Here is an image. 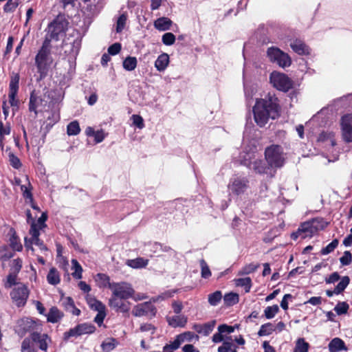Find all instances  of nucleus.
<instances>
[{"label": "nucleus", "mask_w": 352, "mask_h": 352, "mask_svg": "<svg viewBox=\"0 0 352 352\" xmlns=\"http://www.w3.org/2000/svg\"><path fill=\"white\" fill-rule=\"evenodd\" d=\"M177 292V290L175 289H170L166 291L163 293H162L160 295H159L157 297H154L152 298L153 302H157L159 300H164L168 298H170L174 296V294Z\"/></svg>", "instance_id": "51"}, {"label": "nucleus", "mask_w": 352, "mask_h": 352, "mask_svg": "<svg viewBox=\"0 0 352 352\" xmlns=\"http://www.w3.org/2000/svg\"><path fill=\"white\" fill-rule=\"evenodd\" d=\"M47 280L52 285H56L60 283V274L55 267H52L50 270L47 275Z\"/></svg>", "instance_id": "28"}, {"label": "nucleus", "mask_w": 352, "mask_h": 352, "mask_svg": "<svg viewBox=\"0 0 352 352\" xmlns=\"http://www.w3.org/2000/svg\"><path fill=\"white\" fill-rule=\"evenodd\" d=\"M176 337L178 338L181 344L184 343L186 341L190 342L194 338H196V340L199 339V336L191 331L184 332L183 333L177 335Z\"/></svg>", "instance_id": "39"}, {"label": "nucleus", "mask_w": 352, "mask_h": 352, "mask_svg": "<svg viewBox=\"0 0 352 352\" xmlns=\"http://www.w3.org/2000/svg\"><path fill=\"white\" fill-rule=\"evenodd\" d=\"M249 188V179L241 175H234L228 184L230 195L239 196L244 194Z\"/></svg>", "instance_id": "7"}, {"label": "nucleus", "mask_w": 352, "mask_h": 352, "mask_svg": "<svg viewBox=\"0 0 352 352\" xmlns=\"http://www.w3.org/2000/svg\"><path fill=\"white\" fill-rule=\"evenodd\" d=\"M267 55L272 62L277 63L281 67H289L291 65L290 57L277 47L268 48Z\"/></svg>", "instance_id": "12"}, {"label": "nucleus", "mask_w": 352, "mask_h": 352, "mask_svg": "<svg viewBox=\"0 0 352 352\" xmlns=\"http://www.w3.org/2000/svg\"><path fill=\"white\" fill-rule=\"evenodd\" d=\"M257 267H258V266L253 263L247 265L245 267H243L239 272V275H246V274H251V273L254 272L256 270Z\"/></svg>", "instance_id": "60"}, {"label": "nucleus", "mask_w": 352, "mask_h": 352, "mask_svg": "<svg viewBox=\"0 0 352 352\" xmlns=\"http://www.w3.org/2000/svg\"><path fill=\"white\" fill-rule=\"evenodd\" d=\"M138 61L135 57L127 56L123 61V67L126 71H133L137 67Z\"/></svg>", "instance_id": "34"}, {"label": "nucleus", "mask_w": 352, "mask_h": 352, "mask_svg": "<svg viewBox=\"0 0 352 352\" xmlns=\"http://www.w3.org/2000/svg\"><path fill=\"white\" fill-rule=\"evenodd\" d=\"M148 260L143 258H137L135 259L128 260L126 264L132 268H142L148 265Z\"/></svg>", "instance_id": "32"}, {"label": "nucleus", "mask_w": 352, "mask_h": 352, "mask_svg": "<svg viewBox=\"0 0 352 352\" xmlns=\"http://www.w3.org/2000/svg\"><path fill=\"white\" fill-rule=\"evenodd\" d=\"M339 241L337 239H333L329 244L321 250V254L327 255L332 252L338 246Z\"/></svg>", "instance_id": "50"}, {"label": "nucleus", "mask_w": 352, "mask_h": 352, "mask_svg": "<svg viewBox=\"0 0 352 352\" xmlns=\"http://www.w3.org/2000/svg\"><path fill=\"white\" fill-rule=\"evenodd\" d=\"M22 264H23V262L21 258H18L14 259L12 261L10 272L19 274V272L21 270Z\"/></svg>", "instance_id": "59"}, {"label": "nucleus", "mask_w": 352, "mask_h": 352, "mask_svg": "<svg viewBox=\"0 0 352 352\" xmlns=\"http://www.w3.org/2000/svg\"><path fill=\"white\" fill-rule=\"evenodd\" d=\"M72 270H74L72 275L76 279L82 278V268L76 259L72 260Z\"/></svg>", "instance_id": "36"}, {"label": "nucleus", "mask_w": 352, "mask_h": 352, "mask_svg": "<svg viewBox=\"0 0 352 352\" xmlns=\"http://www.w3.org/2000/svg\"><path fill=\"white\" fill-rule=\"evenodd\" d=\"M328 347L330 352H338L342 350L346 351L347 349L344 341L339 338H334L332 339L329 343Z\"/></svg>", "instance_id": "25"}, {"label": "nucleus", "mask_w": 352, "mask_h": 352, "mask_svg": "<svg viewBox=\"0 0 352 352\" xmlns=\"http://www.w3.org/2000/svg\"><path fill=\"white\" fill-rule=\"evenodd\" d=\"M8 160L10 164L15 169H19L21 167L22 164L19 158L16 156L12 152L8 153Z\"/></svg>", "instance_id": "47"}, {"label": "nucleus", "mask_w": 352, "mask_h": 352, "mask_svg": "<svg viewBox=\"0 0 352 352\" xmlns=\"http://www.w3.org/2000/svg\"><path fill=\"white\" fill-rule=\"evenodd\" d=\"M280 111L278 98L269 93L265 98L256 99L253 107L254 121L258 126L263 127L270 120L278 118Z\"/></svg>", "instance_id": "1"}, {"label": "nucleus", "mask_w": 352, "mask_h": 352, "mask_svg": "<svg viewBox=\"0 0 352 352\" xmlns=\"http://www.w3.org/2000/svg\"><path fill=\"white\" fill-rule=\"evenodd\" d=\"M81 46V39L78 32H74L72 36L67 37L63 41L64 52L72 59H75Z\"/></svg>", "instance_id": "8"}, {"label": "nucleus", "mask_w": 352, "mask_h": 352, "mask_svg": "<svg viewBox=\"0 0 352 352\" xmlns=\"http://www.w3.org/2000/svg\"><path fill=\"white\" fill-rule=\"evenodd\" d=\"M52 63L50 40L46 38L35 57V65L41 78H43L47 76L49 68Z\"/></svg>", "instance_id": "2"}, {"label": "nucleus", "mask_w": 352, "mask_h": 352, "mask_svg": "<svg viewBox=\"0 0 352 352\" xmlns=\"http://www.w3.org/2000/svg\"><path fill=\"white\" fill-rule=\"evenodd\" d=\"M48 97L52 98L48 106V108H52V113L47 116H44V118L50 121L48 124L53 125L60 118L58 106L63 99V96L60 91L52 90L48 92Z\"/></svg>", "instance_id": "6"}, {"label": "nucleus", "mask_w": 352, "mask_h": 352, "mask_svg": "<svg viewBox=\"0 0 352 352\" xmlns=\"http://www.w3.org/2000/svg\"><path fill=\"white\" fill-rule=\"evenodd\" d=\"M270 80L274 87L284 92L292 88L293 82L285 74L273 72L270 76Z\"/></svg>", "instance_id": "9"}, {"label": "nucleus", "mask_w": 352, "mask_h": 352, "mask_svg": "<svg viewBox=\"0 0 352 352\" xmlns=\"http://www.w3.org/2000/svg\"><path fill=\"white\" fill-rule=\"evenodd\" d=\"M173 22L167 17H160L155 21L154 27L160 31L170 30Z\"/></svg>", "instance_id": "26"}, {"label": "nucleus", "mask_w": 352, "mask_h": 352, "mask_svg": "<svg viewBox=\"0 0 352 352\" xmlns=\"http://www.w3.org/2000/svg\"><path fill=\"white\" fill-rule=\"evenodd\" d=\"M274 331H276L275 325L271 322H267L261 326L258 335L259 336H269Z\"/></svg>", "instance_id": "31"}, {"label": "nucleus", "mask_w": 352, "mask_h": 352, "mask_svg": "<svg viewBox=\"0 0 352 352\" xmlns=\"http://www.w3.org/2000/svg\"><path fill=\"white\" fill-rule=\"evenodd\" d=\"M341 129L343 140L352 142V115L346 114L341 118Z\"/></svg>", "instance_id": "17"}, {"label": "nucleus", "mask_w": 352, "mask_h": 352, "mask_svg": "<svg viewBox=\"0 0 352 352\" xmlns=\"http://www.w3.org/2000/svg\"><path fill=\"white\" fill-rule=\"evenodd\" d=\"M133 124L136 126L138 129H142L144 127V120L139 115H133L131 116Z\"/></svg>", "instance_id": "63"}, {"label": "nucleus", "mask_w": 352, "mask_h": 352, "mask_svg": "<svg viewBox=\"0 0 352 352\" xmlns=\"http://www.w3.org/2000/svg\"><path fill=\"white\" fill-rule=\"evenodd\" d=\"M30 337V340L36 344L41 351H47L48 345L51 342V338L47 334L33 332L31 333Z\"/></svg>", "instance_id": "19"}, {"label": "nucleus", "mask_w": 352, "mask_h": 352, "mask_svg": "<svg viewBox=\"0 0 352 352\" xmlns=\"http://www.w3.org/2000/svg\"><path fill=\"white\" fill-rule=\"evenodd\" d=\"M21 352H37L32 346L30 338H25L21 343Z\"/></svg>", "instance_id": "58"}, {"label": "nucleus", "mask_w": 352, "mask_h": 352, "mask_svg": "<svg viewBox=\"0 0 352 352\" xmlns=\"http://www.w3.org/2000/svg\"><path fill=\"white\" fill-rule=\"evenodd\" d=\"M350 281V279L348 276H344L341 279V280L338 283V284L335 287V294H339L342 292H343L345 288L347 287Z\"/></svg>", "instance_id": "45"}, {"label": "nucleus", "mask_w": 352, "mask_h": 352, "mask_svg": "<svg viewBox=\"0 0 352 352\" xmlns=\"http://www.w3.org/2000/svg\"><path fill=\"white\" fill-rule=\"evenodd\" d=\"M30 234L31 235L30 239L25 238V247L27 250H31L33 252L34 248H32V244L38 246L41 251H46L47 250L43 242L38 238L40 232L37 228V225L34 223H32L31 224Z\"/></svg>", "instance_id": "15"}, {"label": "nucleus", "mask_w": 352, "mask_h": 352, "mask_svg": "<svg viewBox=\"0 0 352 352\" xmlns=\"http://www.w3.org/2000/svg\"><path fill=\"white\" fill-rule=\"evenodd\" d=\"M222 299V294L220 291H216L208 295V302L212 306H217Z\"/></svg>", "instance_id": "40"}, {"label": "nucleus", "mask_w": 352, "mask_h": 352, "mask_svg": "<svg viewBox=\"0 0 352 352\" xmlns=\"http://www.w3.org/2000/svg\"><path fill=\"white\" fill-rule=\"evenodd\" d=\"M216 324L215 320H212L204 324L195 323L192 325V329L197 333L202 334L205 336H208L214 329Z\"/></svg>", "instance_id": "20"}, {"label": "nucleus", "mask_w": 352, "mask_h": 352, "mask_svg": "<svg viewBox=\"0 0 352 352\" xmlns=\"http://www.w3.org/2000/svg\"><path fill=\"white\" fill-rule=\"evenodd\" d=\"M97 285L100 287H109L112 283H110L109 277L104 274H98L95 278Z\"/></svg>", "instance_id": "33"}, {"label": "nucleus", "mask_w": 352, "mask_h": 352, "mask_svg": "<svg viewBox=\"0 0 352 352\" xmlns=\"http://www.w3.org/2000/svg\"><path fill=\"white\" fill-rule=\"evenodd\" d=\"M265 157L272 168H281L285 161L283 148L277 144H272L265 148Z\"/></svg>", "instance_id": "4"}, {"label": "nucleus", "mask_w": 352, "mask_h": 352, "mask_svg": "<svg viewBox=\"0 0 352 352\" xmlns=\"http://www.w3.org/2000/svg\"><path fill=\"white\" fill-rule=\"evenodd\" d=\"M349 308V305L345 302H338L334 307V311L338 315L345 314Z\"/></svg>", "instance_id": "55"}, {"label": "nucleus", "mask_w": 352, "mask_h": 352, "mask_svg": "<svg viewBox=\"0 0 352 352\" xmlns=\"http://www.w3.org/2000/svg\"><path fill=\"white\" fill-rule=\"evenodd\" d=\"M80 132V128L78 121L71 122L67 126V133L68 135H76Z\"/></svg>", "instance_id": "38"}, {"label": "nucleus", "mask_w": 352, "mask_h": 352, "mask_svg": "<svg viewBox=\"0 0 352 352\" xmlns=\"http://www.w3.org/2000/svg\"><path fill=\"white\" fill-rule=\"evenodd\" d=\"M181 344H182L178 338L175 337L173 342H170L163 347V352H174L180 346Z\"/></svg>", "instance_id": "44"}, {"label": "nucleus", "mask_w": 352, "mask_h": 352, "mask_svg": "<svg viewBox=\"0 0 352 352\" xmlns=\"http://www.w3.org/2000/svg\"><path fill=\"white\" fill-rule=\"evenodd\" d=\"M10 133V126L9 124L4 125L2 122H0V142L2 143L5 135Z\"/></svg>", "instance_id": "62"}, {"label": "nucleus", "mask_w": 352, "mask_h": 352, "mask_svg": "<svg viewBox=\"0 0 352 352\" xmlns=\"http://www.w3.org/2000/svg\"><path fill=\"white\" fill-rule=\"evenodd\" d=\"M30 294V290L26 285L18 283L10 292L12 302L18 307H24L27 302Z\"/></svg>", "instance_id": "10"}, {"label": "nucleus", "mask_w": 352, "mask_h": 352, "mask_svg": "<svg viewBox=\"0 0 352 352\" xmlns=\"http://www.w3.org/2000/svg\"><path fill=\"white\" fill-rule=\"evenodd\" d=\"M44 100L31 94L30 98L29 109L30 111H34L36 115L38 111H41L42 109L40 107L43 106Z\"/></svg>", "instance_id": "27"}, {"label": "nucleus", "mask_w": 352, "mask_h": 352, "mask_svg": "<svg viewBox=\"0 0 352 352\" xmlns=\"http://www.w3.org/2000/svg\"><path fill=\"white\" fill-rule=\"evenodd\" d=\"M309 344L304 338H298L296 341L294 352H308Z\"/></svg>", "instance_id": "37"}, {"label": "nucleus", "mask_w": 352, "mask_h": 352, "mask_svg": "<svg viewBox=\"0 0 352 352\" xmlns=\"http://www.w3.org/2000/svg\"><path fill=\"white\" fill-rule=\"evenodd\" d=\"M200 265L201 268V277L204 278H208L211 276V272L206 262L204 259L200 261Z\"/></svg>", "instance_id": "57"}, {"label": "nucleus", "mask_w": 352, "mask_h": 352, "mask_svg": "<svg viewBox=\"0 0 352 352\" xmlns=\"http://www.w3.org/2000/svg\"><path fill=\"white\" fill-rule=\"evenodd\" d=\"M292 49L299 55H307L310 53L309 47L300 40H295L290 43Z\"/></svg>", "instance_id": "22"}, {"label": "nucleus", "mask_w": 352, "mask_h": 352, "mask_svg": "<svg viewBox=\"0 0 352 352\" xmlns=\"http://www.w3.org/2000/svg\"><path fill=\"white\" fill-rule=\"evenodd\" d=\"M19 4V1L18 0H8V2L3 6V10L5 12H12L16 10Z\"/></svg>", "instance_id": "56"}, {"label": "nucleus", "mask_w": 352, "mask_h": 352, "mask_svg": "<svg viewBox=\"0 0 352 352\" xmlns=\"http://www.w3.org/2000/svg\"><path fill=\"white\" fill-rule=\"evenodd\" d=\"M169 62V56L166 53H162L155 61V67L160 72H164L168 66Z\"/></svg>", "instance_id": "23"}, {"label": "nucleus", "mask_w": 352, "mask_h": 352, "mask_svg": "<svg viewBox=\"0 0 352 352\" xmlns=\"http://www.w3.org/2000/svg\"><path fill=\"white\" fill-rule=\"evenodd\" d=\"M88 305L91 309L97 312L106 311L105 305L96 298H89Z\"/></svg>", "instance_id": "35"}, {"label": "nucleus", "mask_w": 352, "mask_h": 352, "mask_svg": "<svg viewBox=\"0 0 352 352\" xmlns=\"http://www.w3.org/2000/svg\"><path fill=\"white\" fill-rule=\"evenodd\" d=\"M279 307L277 305L267 307L264 310V315L267 319L273 318L278 312Z\"/></svg>", "instance_id": "43"}, {"label": "nucleus", "mask_w": 352, "mask_h": 352, "mask_svg": "<svg viewBox=\"0 0 352 352\" xmlns=\"http://www.w3.org/2000/svg\"><path fill=\"white\" fill-rule=\"evenodd\" d=\"M16 273L10 272L6 278V280L4 283L6 288H10L12 286L16 285V280L17 277Z\"/></svg>", "instance_id": "54"}, {"label": "nucleus", "mask_w": 352, "mask_h": 352, "mask_svg": "<svg viewBox=\"0 0 352 352\" xmlns=\"http://www.w3.org/2000/svg\"><path fill=\"white\" fill-rule=\"evenodd\" d=\"M155 314L156 308L151 301L138 304L132 310V314L135 317L144 316H153Z\"/></svg>", "instance_id": "16"}, {"label": "nucleus", "mask_w": 352, "mask_h": 352, "mask_svg": "<svg viewBox=\"0 0 352 352\" xmlns=\"http://www.w3.org/2000/svg\"><path fill=\"white\" fill-rule=\"evenodd\" d=\"M116 340L111 338L108 339L105 341H104L102 344L101 347L104 352H110L116 347Z\"/></svg>", "instance_id": "52"}, {"label": "nucleus", "mask_w": 352, "mask_h": 352, "mask_svg": "<svg viewBox=\"0 0 352 352\" xmlns=\"http://www.w3.org/2000/svg\"><path fill=\"white\" fill-rule=\"evenodd\" d=\"M231 338H227V339L223 341L221 346H219L217 351L218 352H230L234 348H236L234 344L230 342Z\"/></svg>", "instance_id": "41"}, {"label": "nucleus", "mask_w": 352, "mask_h": 352, "mask_svg": "<svg viewBox=\"0 0 352 352\" xmlns=\"http://www.w3.org/2000/svg\"><path fill=\"white\" fill-rule=\"evenodd\" d=\"M109 289L112 291L113 296L121 299H127L132 297L134 294V290L131 285L124 282L112 283L109 285Z\"/></svg>", "instance_id": "13"}, {"label": "nucleus", "mask_w": 352, "mask_h": 352, "mask_svg": "<svg viewBox=\"0 0 352 352\" xmlns=\"http://www.w3.org/2000/svg\"><path fill=\"white\" fill-rule=\"evenodd\" d=\"M187 320L186 316L180 314L167 318L168 324L174 328L184 327L187 323Z\"/></svg>", "instance_id": "21"}, {"label": "nucleus", "mask_w": 352, "mask_h": 352, "mask_svg": "<svg viewBox=\"0 0 352 352\" xmlns=\"http://www.w3.org/2000/svg\"><path fill=\"white\" fill-rule=\"evenodd\" d=\"M223 300L227 305H235L239 302V295L233 292L228 293L224 296Z\"/></svg>", "instance_id": "42"}, {"label": "nucleus", "mask_w": 352, "mask_h": 352, "mask_svg": "<svg viewBox=\"0 0 352 352\" xmlns=\"http://www.w3.org/2000/svg\"><path fill=\"white\" fill-rule=\"evenodd\" d=\"M13 256L14 253L10 250L8 247L4 245L0 248V260L8 261Z\"/></svg>", "instance_id": "48"}, {"label": "nucleus", "mask_w": 352, "mask_h": 352, "mask_svg": "<svg viewBox=\"0 0 352 352\" xmlns=\"http://www.w3.org/2000/svg\"><path fill=\"white\" fill-rule=\"evenodd\" d=\"M12 232L9 241H10V245L11 248L14 251H21L23 246L22 244L20 242L19 239L16 235V233L14 231L11 230Z\"/></svg>", "instance_id": "30"}, {"label": "nucleus", "mask_w": 352, "mask_h": 352, "mask_svg": "<svg viewBox=\"0 0 352 352\" xmlns=\"http://www.w3.org/2000/svg\"><path fill=\"white\" fill-rule=\"evenodd\" d=\"M20 76L19 74H12L9 85V102L11 106L15 107L18 104V100L16 99L19 83Z\"/></svg>", "instance_id": "18"}, {"label": "nucleus", "mask_w": 352, "mask_h": 352, "mask_svg": "<svg viewBox=\"0 0 352 352\" xmlns=\"http://www.w3.org/2000/svg\"><path fill=\"white\" fill-rule=\"evenodd\" d=\"M96 327L91 323H82L76 325L74 328L70 329L63 334V339L68 340L72 337L77 338L78 336L90 334L95 331Z\"/></svg>", "instance_id": "14"}, {"label": "nucleus", "mask_w": 352, "mask_h": 352, "mask_svg": "<svg viewBox=\"0 0 352 352\" xmlns=\"http://www.w3.org/2000/svg\"><path fill=\"white\" fill-rule=\"evenodd\" d=\"M68 22L63 17H57L49 26L50 40L58 41L67 29ZM48 39L49 38L47 37Z\"/></svg>", "instance_id": "11"}, {"label": "nucleus", "mask_w": 352, "mask_h": 352, "mask_svg": "<svg viewBox=\"0 0 352 352\" xmlns=\"http://www.w3.org/2000/svg\"><path fill=\"white\" fill-rule=\"evenodd\" d=\"M175 36L171 32H166L162 36V41L163 44L167 46L173 45L175 42Z\"/></svg>", "instance_id": "49"}, {"label": "nucleus", "mask_w": 352, "mask_h": 352, "mask_svg": "<svg viewBox=\"0 0 352 352\" xmlns=\"http://www.w3.org/2000/svg\"><path fill=\"white\" fill-rule=\"evenodd\" d=\"M126 20H127V15L126 13H122L119 16V18L118 19V21H117V24H116V32H121L124 30L125 25H126Z\"/></svg>", "instance_id": "53"}, {"label": "nucleus", "mask_w": 352, "mask_h": 352, "mask_svg": "<svg viewBox=\"0 0 352 352\" xmlns=\"http://www.w3.org/2000/svg\"><path fill=\"white\" fill-rule=\"evenodd\" d=\"M254 151L241 153L239 156V160L240 161L241 164L247 166H250L251 168L254 170V171L259 174H270L272 176V168L269 166V165L267 166L264 162L261 160H256L253 162H251V160L254 157Z\"/></svg>", "instance_id": "5"}, {"label": "nucleus", "mask_w": 352, "mask_h": 352, "mask_svg": "<svg viewBox=\"0 0 352 352\" xmlns=\"http://www.w3.org/2000/svg\"><path fill=\"white\" fill-rule=\"evenodd\" d=\"M340 262L342 265H349L352 262V255L349 251H345L343 256L340 258Z\"/></svg>", "instance_id": "61"}, {"label": "nucleus", "mask_w": 352, "mask_h": 352, "mask_svg": "<svg viewBox=\"0 0 352 352\" xmlns=\"http://www.w3.org/2000/svg\"><path fill=\"white\" fill-rule=\"evenodd\" d=\"M234 281L236 287H243L246 293L250 291L252 287V279L250 277L235 278Z\"/></svg>", "instance_id": "29"}, {"label": "nucleus", "mask_w": 352, "mask_h": 352, "mask_svg": "<svg viewBox=\"0 0 352 352\" xmlns=\"http://www.w3.org/2000/svg\"><path fill=\"white\" fill-rule=\"evenodd\" d=\"M325 226L326 223L322 219H313L302 223L298 230L292 234V237L294 239H297L298 237L301 239L311 238L319 230H323Z\"/></svg>", "instance_id": "3"}, {"label": "nucleus", "mask_w": 352, "mask_h": 352, "mask_svg": "<svg viewBox=\"0 0 352 352\" xmlns=\"http://www.w3.org/2000/svg\"><path fill=\"white\" fill-rule=\"evenodd\" d=\"M21 190L23 191V197L30 202L32 208L36 210H39V208L34 203L32 195L28 187L22 186Z\"/></svg>", "instance_id": "46"}, {"label": "nucleus", "mask_w": 352, "mask_h": 352, "mask_svg": "<svg viewBox=\"0 0 352 352\" xmlns=\"http://www.w3.org/2000/svg\"><path fill=\"white\" fill-rule=\"evenodd\" d=\"M140 330L142 332H148L152 336L155 333L156 328L152 324L144 323L141 324Z\"/></svg>", "instance_id": "64"}, {"label": "nucleus", "mask_w": 352, "mask_h": 352, "mask_svg": "<svg viewBox=\"0 0 352 352\" xmlns=\"http://www.w3.org/2000/svg\"><path fill=\"white\" fill-rule=\"evenodd\" d=\"M63 313L56 307L50 308L48 314L46 315L47 322L56 323L60 321L63 317Z\"/></svg>", "instance_id": "24"}]
</instances>
